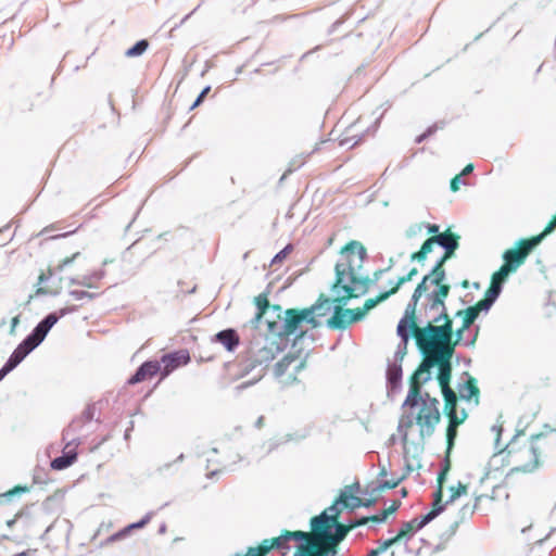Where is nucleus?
I'll use <instances>...</instances> for the list:
<instances>
[{"mask_svg": "<svg viewBox=\"0 0 556 556\" xmlns=\"http://www.w3.org/2000/svg\"><path fill=\"white\" fill-rule=\"evenodd\" d=\"M415 521H416V519L403 522L401 528H400V530H399V532H397V534L395 536L387 539V540L379 541L378 542L379 546L377 547L379 553L380 554L384 553L391 546L400 543L403 539H405L406 541H409L414 536L413 523Z\"/></svg>", "mask_w": 556, "mask_h": 556, "instance_id": "20", "label": "nucleus"}, {"mask_svg": "<svg viewBox=\"0 0 556 556\" xmlns=\"http://www.w3.org/2000/svg\"><path fill=\"white\" fill-rule=\"evenodd\" d=\"M318 306L285 309L281 320H267V331L274 340H278V350H286L291 341V336L301 328L302 324H308L312 328L321 326L319 319L314 318L313 313Z\"/></svg>", "mask_w": 556, "mask_h": 556, "instance_id": "1", "label": "nucleus"}, {"mask_svg": "<svg viewBox=\"0 0 556 556\" xmlns=\"http://www.w3.org/2000/svg\"><path fill=\"white\" fill-rule=\"evenodd\" d=\"M343 265V269L349 278V281L358 288V293L362 295L366 294L371 285H375L381 276L389 271V268H380L374 271L372 276H357L356 267L354 266L352 261L348 263H341Z\"/></svg>", "mask_w": 556, "mask_h": 556, "instance_id": "11", "label": "nucleus"}, {"mask_svg": "<svg viewBox=\"0 0 556 556\" xmlns=\"http://www.w3.org/2000/svg\"><path fill=\"white\" fill-rule=\"evenodd\" d=\"M414 424L412 415H403L400 419L397 431L401 433V439L404 445V458H407V455L409 453V448L407 447V428H410Z\"/></svg>", "mask_w": 556, "mask_h": 556, "instance_id": "36", "label": "nucleus"}, {"mask_svg": "<svg viewBox=\"0 0 556 556\" xmlns=\"http://www.w3.org/2000/svg\"><path fill=\"white\" fill-rule=\"evenodd\" d=\"M416 329L406 326L397 325L396 334L401 339L394 353V363L401 364L405 355L407 354V344L410 338H415Z\"/></svg>", "mask_w": 556, "mask_h": 556, "instance_id": "22", "label": "nucleus"}, {"mask_svg": "<svg viewBox=\"0 0 556 556\" xmlns=\"http://www.w3.org/2000/svg\"><path fill=\"white\" fill-rule=\"evenodd\" d=\"M66 444L60 456L53 458L50 466L53 470H64L71 467L78 458L77 446L81 443L80 438H67Z\"/></svg>", "mask_w": 556, "mask_h": 556, "instance_id": "13", "label": "nucleus"}, {"mask_svg": "<svg viewBox=\"0 0 556 556\" xmlns=\"http://www.w3.org/2000/svg\"><path fill=\"white\" fill-rule=\"evenodd\" d=\"M432 379V372L429 365H424V358L421 359L418 367L414 370V372L409 377V387H416L417 389H421L422 383H427Z\"/></svg>", "mask_w": 556, "mask_h": 556, "instance_id": "30", "label": "nucleus"}, {"mask_svg": "<svg viewBox=\"0 0 556 556\" xmlns=\"http://www.w3.org/2000/svg\"><path fill=\"white\" fill-rule=\"evenodd\" d=\"M468 331L470 332L471 337L469 339L465 340L463 342V344L467 348H473L476 345V342L479 337L480 326L479 325L472 326L471 329Z\"/></svg>", "mask_w": 556, "mask_h": 556, "instance_id": "61", "label": "nucleus"}, {"mask_svg": "<svg viewBox=\"0 0 556 556\" xmlns=\"http://www.w3.org/2000/svg\"><path fill=\"white\" fill-rule=\"evenodd\" d=\"M457 433H458V431L456 428H454V425H447L446 432H445V438H446L445 455L446 456H451V454H452V451L455 446Z\"/></svg>", "mask_w": 556, "mask_h": 556, "instance_id": "46", "label": "nucleus"}, {"mask_svg": "<svg viewBox=\"0 0 556 556\" xmlns=\"http://www.w3.org/2000/svg\"><path fill=\"white\" fill-rule=\"evenodd\" d=\"M441 392L444 401L443 414L446 417L457 412L458 396L456 392L451 388V384L441 386Z\"/></svg>", "mask_w": 556, "mask_h": 556, "instance_id": "29", "label": "nucleus"}, {"mask_svg": "<svg viewBox=\"0 0 556 556\" xmlns=\"http://www.w3.org/2000/svg\"><path fill=\"white\" fill-rule=\"evenodd\" d=\"M451 456H444V459H443V463H442V466L438 472V478H437V483L438 485H444L446 479H447V475L451 470Z\"/></svg>", "mask_w": 556, "mask_h": 556, "instance_id": "48", "label": "nucleus"}, {"mask_svg": "<svg viewBox=\"0 0 556 556\" xmlns=\"http://www.w3.org/2000/svg\"><path fill=\"white\" fill-rule=\"evenodd\" d=\"M268 542L271 543L273 549L281 552L282 556H285L291 548L288 536L286 535V530H282L279 536L269 539Z\"/></svg>", "mask_w": 556, "mask_h": 556, "instance_id": "41", "label": "nucleus"}, {"mask_svg": "<svg viewBox=\"0 0 556 556\" xmlns=\"http://www.w3.org/2000/svg\"><path fill=\"white\" fill-rule=\"evenodd\" d=\"M16 367L17 366L10 358H8L3 366L0 368V382Z\"/></svg>", "mask_w": 556, "mask_h": 556, "instance_id": "64", "label": "nucleus"}, {"mask_svg": "<svg viewBox=\"0 0 556 556\" xmlns=\"http://www.w3.org/2000/svg\"><path fill=\"white\" fill-rule=\"evenodd\" d=\"M425 396L421 410L416 417V424L420 427L421 438L432 435L435 426L441 420L438 399L431 397L429 393H426Z\"/></svg>", "mask_w": 556, "mask_h": 556, "instance_id": "10", "label": "nucleus"}, {"mask_svg": "<svg viewBox=\"0 0 556 556\" xmlns=\"http://www.w3.org/2000/svg\"><path fill=\"white\" fill-rule=\"evenodd\" d=\"M437 238V245H439L442 249L445 248H459V240L460 236L456 232L451 231L450 229L443 231L442 233H439L435 236Z\"/></svg>", "mask_w": 556, "mask_h": 556, "instance_id": "33", "label": "nucleus"}, {"mask_svg": "<svg viewBox=\"0 0 556 556\" xmlns=\"http://www.w3.org/2000/svg\"><path fill=\"white\" fill-rule=\"evenodd\" d=\"M68 294L74 300H77V301H80V300H84V299L94 300V299H97L99 296V293H93V292H89V291H85V290H76V289L70 290Z\"/></svg>", "mask_w": 556, "mask_h": 556, "instance_id": "53", "label": "nucleus"}, {"mask_svg": "<svg viewBox=\"0 0 556 556\" xmlns=\"http://www.w3.org/2000/svg\"><path fill=\"white\" fill-rule=\"evenodd\" d=\"M545 435L546 432H539L530 437V452L532 454V460L522 466L515 467L513 471L533 472L540 467V448L534 443Z\"/></svg>", "mask_w": 556, "mask_h": 556, "instance_id": "24", "label": "nucleus"}, {"mask_svg": "<svg viewBox=\"0 0 556 556\" xmlns=\"http://www.w3.org/2000/svg\"><path fill=\"white\" fill-rule=\"evenodd\" d=\"M427 325L418 328L415 342L420 355L438 349H452L447 346L453 338V319L447 313L437 314L427 318Z\"/></svg>", "mask_w": 556, "mask_h": 556, "instance_id": "2", "label": "nucleus"}, {"mask_svg": "<svg viewBox=\"0 0 556 556\" xmlns=\"http://www.w3.org/2000/svg\"><path fill=\"white\" fill-rule=\"evenodd\" d=\"M354 500H355V503L351 504L349 506V511H353L354 509L359 508V507L370 508L377 503V500L374 497V495H370L369 498H365V500H362V498H354Z\"/></svg>", "mask_w": 556, "mask_h": 556, "instance_id": "52", "label": "nucleus"}, {"mask_svg": "<svg viewBox=\"0 0 556 556\" xmlns=\"http://www.w3.org/2000/svg\"><path fill=\"white\" fill-rule=\"evenodd\" d=\"M50 331L39 321L33 330L17 344L9 358L18 366L46 339Z\"/></svg>", "mask_w": 556, "mask_h": 556, "instance_id": "8", "label": "nucleus"}, {"mask_svg": "<svg viewBox=\"0 0 556 556\" xmlns=\"http://www.w3.org/2000/svg\"><path fill=\"white\" fill-rule=\"evenodd\" d=\"M432 496H433L432 508H435L437 506H442L443 511H444L450 503H447V501L444 503L442 502V500H443L442 485H437V490L433 492Z\"/></svg>", "mask_w": 556, "mask_h": 556, "instance_id": "59", "label": "nucleus"}, {"mask_svg": "<svg viewBox=\"0 0 556 556\" xmlns=\"http://www.w3.org/2000/svg\"><path fill=\"white\" fill-rule=\"evenodd\" d=\"M421 295H422L421 293H418L417 291L414 290V292L410 296V300L406 305L404 315L400 319L397 325L406 326V327L414 328V329L417 328L416 309H417L418 301L420 300Z\"/></svg>", "mask_w": 556, "mask_h": 556, "instance_id": "27", "label": "nucleus"}, {"mask_svg": "<svg viewBox=\"0 0 556 556\" xmlns=\"http://www.w3.org/2000/svg\"><path fill=\"white\" fill-rule=\"evenodd\" d=\"M346 274L341 263L334 266V281L331 286V291L337 293L333 299L329 298V304L332 309H348L345 306L354 298H359L358 288H355L352 282L345 283Z\"/></svg>", "mask_w": 556, "mask_h": 556, "instance_id": "3", "label": "nucleus"}, {"mask_svg": "<svg viewBox=\"0 0 556 556\" xmlns=\"http://www.w3.org/2000/svg\"><path fill=\"white\" fill-rule=\"evenodd\" d=\"M50 331L39 321L33 330L17 344L9 358L18 366L46 339Z\"/></svg>", "mask_w": 556, "mask_h": 556, "instance_id": "9", "label": "nucleus"}, {"mask_svg": "<svg viewBox=\"0 0 556 556\" xmlns=\"http://www.w3.org/2000/svg\"><path fill=\"white\" fill-rule=\"evenodd\" d=\"M152 516H153V511L147 513L140 520L131 522V523L125 526L124 528H122L121 530L116 531L115 533L111 534L106 539V543H113V542L123 540V539L127 538L128 535H130V533L134 530L144 528L150 522Z\"/></svg>", "mask_w": 556, "mask_h": 556, "instance_id": "26", "label": "nucleus"}, {"mask_svg": "<svg viewBox=\"0 0 556 556\" xmlns=\"http://www.w3.org/2000/svg\"><path fill=\"white\" fill-rule=\"evenodd\" d=\"M450 291L451 286H441L426 294L427 303L424 305L426 318L431 317L432 315L430 314L432 312H438V314L447 313L445 300L447 299Z\"/></svg>", "mask_w": 556, "mask_h": 556, "instance_id": "14", "label": "nucleus"}, {"mask_svg": "<svg viewBox=\"0 0 556 556\" xmlns=\"http://www.w3.org/2000/svg\"><path fill=\"white\" fill-rule=\"evenodd\" d=\"M420 403L424 404V396L421 394V389H417L416 387H409L407 396L403 403V407L408 406L410 408H415L420 405Z\"/></svg>", "mask_w": 556, "mask_h": 556, "instance_id": "40", "label": "nucleus"}, {"mask_svg": "<svg viewBox=\"0 0 556 556\" xmlns=\"http://www.w3.org/2000/svg\"><path fill=\"white\" fill-rule=\"evenodd\" d=\"M391 295H392V292H389V290L388 291H382L377 296L367 299L365 301L363 307L367 312H369L372 308H375L378 304H380V303L384 302L386 300H388Z\"/></svg>", "mask_w": 556, "mask_h": 556, "instance_id": "45", "label": "nucleus"}, {"mask_svg": "<svg viewBox=\"0 0 556 556\" xmlns=\"http://www.w3.org/2000/svg\"><path fill=\"white\" fill-rule=\"evenodd\" d=\"M342 541H344V539L342 530H340L331 540L313 541L304 553L295 552L294 554H300V556H337L339 544Z\"/></svg>", "mask_w": 556, "mask_h": 556, "instance_id": "12", "label": "nucleus"}, {"mask_svg": "<svg viewBox=\"0 0 556 556\" xmlns=\"http://www.w3.org/2000/svg\"><path fill=\"white\" fill-rule=\"evenodd\" d=\"M191 361L190 353L187 349L175 350L165 353L159 362L162 367V378H166L173 370L186 366Z\"/></svg>", "mask_w": 556, "mask_h": 556, "instance_id": "15", "label": "nucleus"}, {"mask_svg": "<svg viewBox=\"0 0 556 556\" xmlns=\"http://www.w3.org/2000/svg\"><path fill=\"white\" fill-rule=\"evenodd\" d=\"M543 240L540 233L530 238H521L516 241L515 247L504 251L502 257L504 266L515 273L527 260L530 252H532Z\"/></svg>", "mask_w": 556, "mask_h": 556, "instance_id": "4", "label": "nucleus"}, {"mask_svg": "<svg viewBox=\"0 0 556 556\" xmlns=\"http://www.w3.org/2000/svg\"><path fill=\"white\" fill-rule=\"evenodd\" d=\"M292 250L293 245L291 243H288L283 249H281L278 253L274 255V257L270 261V265L281 263L283 260L287 258V256L292 252Z\"/></svg>", "mask_w": 556, "mask_h": 556, "instance_id": "56", "label": "nucleus"}, {"mask_svg": "<svg viewBox=\"0 0 556 556\" xmlns=\"http://www.w3.org/2000/svg\"><path fill=\"white\" fill-rule=\"evenodd\" d=\"M265 345L254 351V346L251 348V356L244 361L241 365V376L250 374L257 366H267L279 353L285 350H278V340L271 338V333L267 331L265 336Z\"/></svg>", "mask_w": 556, "mask_h": 556, "instance_id": "7", "label": "nucleus"}, {"mask_svg": "<svg viewBox=\"0 0 556 556\" xmlns=\"http://www.w3.org/2000/svg\"><path fill=\"white\" fill-rule=\"evenodd\" d=\"M156 375L162 376V367L159 359L150 358L141 363L135 372L127 379L128 386H135Z\"/></svg>", "mask_w": 556, "mask_h": 556, "instance_id": "17", "label": "nucleus"}, {"mask_svg": "<svg viewBox=\"0 0 556 556\" xmlns=\"http://www.w3.org/2000/svg\"><path fill=\"white\" fill-rule=\"evenodd\" d=\"M402 364H388L386 371L387 396L393 401L402 390Z\"/></svg>", "mask_w": 556, "mask_h": 556, "instance_id": "18", "label": "nucleus"}, {"mask_svg": "<svg viewBox=\"0 0 556 556\" xmlns=\"http://www.w3.org/2000/svg\"><path fill=\"white\" fill-rule=\"evenodd\" d=\"M430 275V283L435 286L437 288H440L441 286H448L447 283H443V281L446 279V271L445 269L434 270L431 269L429 273Z\"/></svg>", "mask_w": 556, "mask_h": 556, "instance_id": "49", "label": "nucleus"}, {"mask_svg": "<svg viewBox=\"0 0 556 556\" xmlns=\"http://www.w3.org/2000/svg\"><path fill=\"white\" fill-rule=\"evenodd\" d=\"M315 306H318V307L313 313L314 318L318 319V317H324L329 312H331V306L329 304V298L324 293H320L319 296L317 298L316 302L314 304H312L309 307H315Z\"/></svg>", "mask_w": 556, "mask_h": 556, "instance_id": "38", "label": "nucleus"}, {"mask_svg": "<svg viewBox=\"0 0 556 556\" xmlns=\"http://www.w3.org/2000/svg\"><path fill=\"white\" fill-rule=\"evenodd\" d=\"M406 479V475H402L397 479H391V480H379L376 484L367 485L364 490V495H375L377 493L384 492L387 490L395 489L397 485H400L404 480Z\"/></svg>", "mask_w": 556, "mask_h": 556, "instance_id": "28", "label": "nucleus"}, {"mask_svg": "<svg viewBox=\"0 0 556 556\" xmlns=\"http://www.w3.org/2000/svg\"><path fill=\"white\" fill-rule=\"evenodd\" d=\"M309 526L314 541L331 540L340 530H342L343 539L349 534V528L339 521H333V516H329L327 510L312 517Z\"/></svg>", "mask_w": 556, "mask_h": 556, "instance_id": "6", "label": "nucleus"}, {"mask_svg": "<svg viewBox=\"0 0 556 556\" xmlns=\"http://www.w3.org/2000/svg\"><path fill=\"white\" fill-rule=\"evenodd\" d=\"M269 285L267 286V289L254 298V304L256 306V311L267 314L269 309Z\"/></svg>", "mask_w": 556, "mask_h": 556, "instance_id": "44", "label": "nucleus"}, {"mask_svg": "<svg viewBox=\"0 0 556 556\" xmlns=\"http://www.w3.org/2000/svg\"><path fill=\"white\" fill-rule=\"evenodd\" d=\"M292 339H291V346L292 349H295L296 345L302 342L305 338H309V339H314L313 338V334H308V331L307 330H303V329H298L296 332H294L292 336Z\"/></svg>", "mask_w": 556, "mask_h": 556, "instance_id": "58", "label": "nucleus"}, {"mask_svg": "<svg viewBox=\"0 0 556 556\" xmlns=\"http://www.w3.org/2000/svg\"><path fill=\"white\" fill-rule=\"evenodd\" d=\"M462 522L460 520H456L450 525L448 529L440 534V540L444 542H448L457 532V529Z\"/></svg>", "mask_w": 556, "mask_h": 556, "instance_id": "57", "label": "nucleus"}, {"mask_svg": "<svg viewBox=\"0 0 556 556\" xmlns=\"http://www.w3.org/2000/svg\"><path fill=\"white\" fill-rule=\"evenodd\" d=\"M150 43L147 39H140L136 41L131 47L125 51L126 58H138L141 56L149 48Z\"/></svg>", "mask_w": 556, "mask_h": 556, "instance_id": "42", "label": "nucleus"}, {"mask_svg": "<svg viewBox=\"0 0 556 556\" xmlns=\"http://www.w3.org/2000/svg\"><path fill=\"white\" fill-rule=\"evenodd\" d=\"M453 349H438V351H429L424 357V365H429L430 369L438 367L437 381L439 386L451 384L453 371Z\"/></svg>", "mask_w": 556, "mask_h": 556, "instance_id": "5", "label": "nucleus"}, {"mask_svg": "<svg viewBox=\"0 0 556 556\" xmlns=\"http://www.w3.org/2000/svg\"><path fill=\"white\" fill-rule=\"evenodd\" d=\"M354 498H358L357 496H355L352 492H350L349 490H341L340 494H339V502H340V506L341 508H344V509H348L349 510V506L351 504H354L355 503V500Z\"/></svg>", "mask_w": 556, "mask_h": 556, "instance_id": "50", "label": "nucleus"}, {"mask_svg": "<svg viewBox=\"0 0 556 556\" xmlns=\"http://www.w3.org/2000/svg\"><path fill=\"white\" fill-rule=\"evenodd\" d=\"M96 415V403L88 404L83 410L81 415L72 419L70 425L63 430L62 439L66 440L72 434L78 432L84 424L90 422L94 419Z\"/></svg>", "mask_w": 556, "mask_h": 556, "instance_id": "19", "label": "nucleus"}, {"mask_svg": "<svg viewBox=\"0 0 556 556\" xmlns=\"http://www.w3.org/2000/svg\"><path fill=\"white\" fill-rule=\"evenodd\" d=\"M480 313L472 305L466 307V313H464V320L462 325L464 329H471L475 325V321L479 318Z\"/></svg>", "mask_w": 556, "mask_h": 556, "instance_id": "43", "label": "nucleus"}, {"mask_svg": "<svg viewBox=\"0 0 556 556\" xmlns=\"http://www.w3.org/2000/svg\"><path fill=\"white\" fill-rule=\"evenodd\" d=\"M340 254L342 261H339L338 263H348L349 261H352L356 267V271L363 267V264L367 258L366 248L356 240H351L342 247Z\"/></svg>", "mask_w": 556, "mask_h": 556, "instance_id": "16", "label": "nucleus"}, {"mask_svg": "<svg viewBox=\"0 0 556 556\" xmlns=\"http://www.w3.org/2000/svg\"><path fill=\"white\" fill-rule=\"evenodd\" d=\"M55 270L53 268H48V273H41L38 277L37 285L39 286L36 290V295H51L56 296L60 294V290H50L48 288L41 287L42 283H46L53 275Z\"/></svg>", "mask_w": 556, "mask_h": 556, "instance_id": "37", "label": "nucleus"}, {"mask_svg": "<svg viewBox=\"0 0 556 556\" xmlns=\"http://www.w3.org/2000/svg\"><path fill=\"white\" fill-rule=\"evenodd\" d=\"M285 311L279 304H270L269 303V309L267 313L266 321L267 320H281L283 316Z\"/></svg>", "mask_w": 556, "mask_h": 556, "instance_id": "54", "label": "nucleus"}, {"mask_svg": "<svg viewBox=\"0 0 556 556\" xmlns=\"http://www.w3.org/2000/svg\"><path fill=\"white\" fill-rule=\"evenodd\" d=\"M510 274H513V271H510V269L502 265L496 271L492 274L490 283L495 282L502 286L503 288L504 283L506 282Z\"/></svg>", "mask_w": 556, "mask_h": 556, "instance_id": "47", "label": "nucleus"}, {"mask_svg": "<svg viewBox=\"0 0 556 556\" xmlns=\"http://www.w3.org/2000/svg\"><path fill=\"white\" fill-rule=\"evenodd\" d=\"M78 308V305H70L62 307L58 311L47 314L40 321L43 324L45 328H47L50 331L61 318L65 317L68 314L77 312Z\"/></svg>", "mask_w": 556, "mask_h": 556, "instance_id": "31", "label": "nucleus"}, {"mask_svg": "<svg viewBox=\"0 0 556 556\" xmlns=\"http://www.w3.org/2000/svg\"><path fill=\"white\" fill-rule=\"evenodd\" d=\"M442 513H443V507L437 506L435 508H431L427 514L421 515L419 518H415L416 521L413 523L414 533L416 531L421 530L424 527H426L428 523H430L432 520H434Z\"/></svg>", "mask_w": 556, "mask_h": 556, "instance_id": "35", "label": "nucleus"}, {"mask_svg": "<svg viewBox=\"0 0 556 556\" xmlns=\"http://www.w3.org/2000/svg\"><path fill=\"white\" fill-rule=\"evenodd\" d=\"M502 286L497 283H490L489 288L486 289L484 293V298L491 301L492 303H495L496 300L500 298L502 293Z\"/></svg>", "mask_w": 556, "mask_h": 556, "instance_id": "51", "label": "nucleus"}, {"mask_svg": "<svg viewBox=\"0 0 556 556\" xmlns=\"http://www.w3.org/2000/svg\"><path fill=\"white\" fill-rule=\"evenodd\" d=\"M463 376H465L467 380L458 384L459 399L467 402L475 399V403L479 404L480 390L477 387V379L467 371H465Z\"/></svg>", "mask_w": 556, "mask_h": 556, "instance_id": "25", "label": "nucleus"}, {"mask_svg": "<svg viewBox=\"0 0 556 556\" xmlns=\"http://www.w3.org/2000/svg\"><path fill=\"white\" fill-rule=\"evenodd\" d=\"M352 308L349 309H332V315L326 320V327L331 330H345L353 319L351 318Z\"/></svg>", "mask_w": 556, "mask_h": 556, "instance_id": "23", "label": "nucleus"}, {"mask_svg": "<svg viewBox=\"0 0 556 556\" xmlns=\"http://www.w3.org/2000/svg\"><path fill=\"white\" fill-rule=\"evenodd\" d=\"M302 353V350L299 349L296 352L292 353H288L287 355H285L279 362H277L274 366V371H275V375L276 377H281L283 376L289 366L300 357Z\"/></svg>", "mask_w": 556, "mask_h": 556, "instance_id": "34", "label": "nucleus"}, {"mask_svg": "<svg viewBox=\"0 0 556 556\" xmlns=\"http://www.w3.org/2000/svg\"><path fill=\"white\" fill-rule=\"evenodd\" d=\"M80 256V252H75L74 254H72V256L70 257H65L62 262H60V264L53 268L55 271H62L64 270L67 266L72 265L78 257Z\"/></svg>", "mask_w": 556, "mask_h": 556, "instance_id": "62", "label": "nucleus"}, {"mask_svg": "<svg viewBox=\"0 0 556 556\" xmlns=\"http://www.w3.org/2000/svg\"><path fill=\"white\" fill-rule=\"evenodd\" d=\"M28 491H29V488L27 485L17 484V485L13 486L11 490L0 493V505L9 504L14 498L21 496L24 493H27Z\"/></svg>", "mask_w": 556, "mask_h": 556, "instance_id": "39", "label": "nucleus"}, {"mask_svg": "<svg viewBox=\"0 0 556 556\" xmlns=\"http://www.w3.org/2000/svg\"><path fill=\"white\" fill-rule=\"evenodd\" d=\"M451 495L447 500V503H453L462 495H465L467 493V485L463 484L462 482H458L457 486H450Z\"/></svg>", "mask_w": 556, "mask_h": 556, "instance_id": "55", "label": "nucleus"}, {"mask_svg": "<svg viewBox=\"0 0 556 556\" xmlns=\"http://www.w3.org/2000/svg\"><path fill=\"white\" fill-rule=\"evenodd\" d=\"M211 342L219 343L227 352H235L240 345V337L235 328H226L211 338Z\"/></svg>", "mask_w": 556, "mask_h": 556, "instance_id": "21", "label": "nucleus"}, {"mask_svg": "<svg viewBox=\"0 0 556 556\" xmlns=\"http://www.w3.org/2000/svg\"><path fill=\"white\" fill-rule=\"evenodd\" d=\"M407 447L409 448V453L407 455V458L410 456L414 459H419L420 455L424 452V443H415L412 442L409 445L407 444Z\"/></svg>", "mask_w": 556, "mask_h": 556, "instance_id": "60", "label": "nucleus"}, {"mask_svg": "<svg viewBox=\"0 0 556 556\" xmlns=\"http://www.w3.org/2000/svg\"><path fill=\"white\" fill-rule=\"evenodd\" d=\"M494 305V303H492L491 301H489L488 299H485L483 296V299L479 300L476 304H473L472 306L475 308H477V311L479 313H489V311L491 309V307Z\"/></svg>", "mask_w": 556, "mask_h": 556, "instance_id": "63", "label": "nucleus"}, {"mask_svg": "<svg viewBox=\"0 0 556 556\" xmlns=\"http://www.w3.org/2000/svg\"><path fill=\"white\" fill-rule=\"evenodd\" d=\"M286 535L288 536L289 542L295 541V542L300 543L296 552H302V553H304L306 551L307 546H309L312 544V542L314 541L312 539V532H304L301 530H298V531L286 530Z\"/></svg>", "mask_w": 556, "mask_h": 556, "instance_id": "32", "label": "nucleus"}]
</instances>
